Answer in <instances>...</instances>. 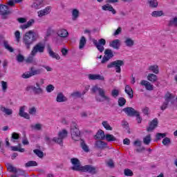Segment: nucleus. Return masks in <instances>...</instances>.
I'll return each mask as SVG.
<instances>
[{"instance_id": "3", "label": "nucleus", "mask_w": 177, "mask_h": 177, "mask_svg": "<svg viewBox=\"0 0 177 177\" xmlns=\"http://www.w3.org/2000/svg\"><path fill=\"white\" fill-rule=\"evenodd\" d=\"M27 92L32 91L35 95H44V88L41 87L39 82H36L35 85H29L26 88Z\"/></svg>"}, {"instance_id": "54", "label": "nucleus", "mask_w": 177, "mask_h": 177, "mask_svg": "<svg viewBox=\"0 0 177 177\" xmlns=\"http://www.w3.org/2000/svg\"><path fill=\"white\" fill-rule=\"evenodd\" d=\"M71 96L72 97H81V96H82V94L80 91H75L71 94Z\"/></svg>"}, {"instance_id": "41", "label": "nucleus", "mask_w": 177, "mask_h": 177, "mask_svg": "<svg viewBox=\"0 0 177 177\" xmlns=\"http://www.w3.org/2000/svg\"><path fill=\"white\" fill-rule=\"evenodd\" d=\"M19 147H11V150H12V151H19V153H24V151H26V149H24V148H20V146H21V145H19Z\"/></svg>"}, {"instance_id": "48", "label": "nucleus", "mask_w": 177, "mask_h": 177, "mask_svg": "<svg viewBox=\"0 0 177 177\" xmlns=\"http://www.w3.org/2000/svg\"><path fill=\"white\" fill-rule=\"evenodd\" d=\"M21 77H22V78L27 80L28 78H31V77H32V73L31 71H28V72H26L24 74H22Z\"/></svg>"}, {"instance_id": "39", "label": "nucleus", "mask_w": 177, "mask_h": 177, "mask_svg": "<svg viewBox=\"0 0 177 177\" xmlns=\"http://www.w3.org/2000/svg\"><path fill=\"white\" fill-rule=\"evenodd\" d=\"M151 142V136L150 134L146 136L143 138V143L147 146H149Z\"/></svg>"}, {"instance_id": "17", "label": "nucleus", "mask_w": 177, "mask_h": 177, "mask_svg": "<svg viewBox=\"0 0 177 177\" xmlns=\"http://www.w3.org/2000/svg\"><path fill=\"white\" fill-rule=\"evenodd\" d=\"M157 125H158V119L155 118L149 123V126L147 128V132H153L157 128Z\"/></svg>"}, {"instance_id": "44", "label": "nucleus", "mask_w": 177, "mask_h": 177, "mask_svg": "<svg viewBox=\"0 0 177 177\" xmlns=\"http://www.w3.org/2000/svg\"><path fill=\"white\" fill-rule=\"evenodd\" d=\"M19 138H20V135H19V133L16 132H14L12 134L11 142H13L15 143V142H16V140H19Z\"/></svg>"}, {"instance_id": "5", "label": "nucleus", "mask_w": 177, "mask_h": 177, "mask_svg": "<svg viewBox=\"0 0 177 177\" xmlns=\"http://www.w3.org/2000/svg\"><path fill=\"white\" fill-rule=\"evenodd\" d=\"M71 135L73 140H75V142L81 140V131H80V129L76 126L71 127Z\"/></svg>"}, {"instance_id": "51", "label": "nucleus", "mask_w": 177, "mask_h": 177, "mask_svg": "<svg viewBox=\"0 0 177 177\" xmlns=\"http://www.w3.org/2000/svg\"><path fill=\"white\" fill-rule=\"evenodd\" d=\"M124 174L125 176H133V171L129 169H125L124 170Z\"/></svg>"}, {"instance_id": "9", "label": "nucleus", "mask_w": 177, "mask_h": 177, "mask_svg": "<svg viewBox=\"0 0 177 177\" xmlns=\"http://www.w3.org/2000/svg\"><path fill=\"white\" fill-rule=\"evenodd\" d=\"M45 52V44L39 42L32 48V55L35 56L37 53H44Z\"/></svg>"}, {"instance_id": "53", "label": "nucleus", "mask_w": 177, "mask_h": 177, "mask_svg": "<svg viewBox=\"0 0 177 177\" xmlns=\"http://www.w3.org/2000/svg\"><path fill=\"white\" fill-rule=\"evenodd\" d=\"M46 91L48 93H50V92H53V91H55V86L52 84H49L46 86Z\"/></svg>"}, {"instance_id": "30", "label": "nucleus", "mask_w": 177, "mask_h": 177, "mask_svg": "<svg viewBox=\"0 0 177 177\" xmlns=\"http://www.w3.org/2000/svg\"><path fill=\"white\" fill-rule=\"evenodd\" d=\"M94 138L95 139H100L101 140H104L106 138V135H104V131H103L102 130H99Z\"/></svg>"}, {"instance_id": "64", "label": "nucleus", "mask_w": 177, "mask_h": 177, "mask_svg": "<svg viewBox=\"0 0 177 177\" xmlns=\"http://www.w3.org/2000/svg\"><path fill=\"white\" fill-rule=\"evenodd\" d=\"M122 127H123V128H124V129H129V126H128V122L123 120L122 122Z\"/></svg>"}, {"instance_id": "58", "label": "nucleus", "mask_w": 177, "mask_h": 177, "mask_svg": "<svg viewBox=\"0 0 177 177\" xmlns=\"http://www.w3.org/2000/svg\"><path fill=\"white\" fill-rule=\"evenodd\" d=\"M165 136H167V134L165 133H158L156 134V139L158 140H161L162 138H165Z\"/></svg>"}, {"instance_id": "2", "label": "nucleus", "mask_w": 177, "mask_h": 177, "mask_svg": "<svg viewBox=\"0 0 177 177\" xmlns=\"http://www.w3.org/2000/svg\"><path fill=\"white\" fill-rule=\"evenodd\" d=\"M91 92L93 93H98L100 97L96 96L95 100L102 103L103 102H106L107 103H110L111 102V98L106 95V90L104 88L100 87L98 85L93 86L91 88ZM102 97V98H100Z\"/></svg>"}, {"instance_id": "34", "label": "nucleus", "mask_w": 177, "mask_h": 177, "mask_svg": "<svg viewBox=\"0 0 177 177\" xmlns=\"http://www.w3.org/2000/svg\"><path fill=\"white\" fill-rule=\"evenodd\" d=\"M0 110L2 113L6 114V115H12V114H13V110L8 109L5 106H1Z\"/></svg>"}, {"instance_id": "19", "label": "nucleus", "mask_w": 177, "mask_h": 177, "mask_svg": "<svg viewBox=\"0 0 177 177\" xmlns=\"http://www.w3.org/2000/svg\"><path fill=\"white\" fill-rule=\"evenodd\" d=\"M165 102H166L167 104H169L170 103V104L172 105L175 103V97L171 93H167L165 95Z\"/></svg>"}, {"instance_id": "28", "label": "nucleus", "mask_w": 177, "mask_h": 177, "mask_svg": "<svg viewBox=\"0 0 177 177\" xmlns=\"http://www.w3.org/2000/svg\"><path fill=\"white\" fill-rule=\"evenodd\" d=\"M147 78L148 81H150V82H152V84H154V82H157V81H158V77H157V75L154 73H149Z\"/></svg>"}, {"instance_id": "29", "label": "nucleus", "mask_w": 177, "mask_h": 177, "mask_svg": "<svg viewBox=\"0 0 177 177\" xmlns=\"http://www.w3.org/2000/svg\"><path fill=\"white\" fill-rule=\"evenodd\" d=\"M149 71H151V73H153V74H158L160 73V69L158 68V65L154 64L151 65L148 67Z\"/></svg>"}, {"instance_id": "18", "label": "nucleus", "mask_w": 177, "mask_h": 177, "mask_svg": "<svg viewBox=\"0 0 177 177\" xmlns=\"http://www.w3.org/2000/svg\"><path fill=\"white\" fill-rule=\"evenodd\" d=\"M35 24V19H31L26 24L21 25L19 28H21V30H23V31H24V30H27V28L32 27V26H34Z\"/></svg>"}, {"instance_id": "55", "label": "nucleus", "mask_w": 177, "mask_h": 177, "mask_svg": "<svg viewBox=\"0 0 177 177\" xmlns=\"http://www.w3.org/2000/svg\"><path fill=\"white\" fill-rule=\"evenodd\" d=\"M15 39H16V41L17 42H20V39L21 38V36L20 35V31L17 30L15 32Z\"/></svg>"}, {"instance_id": "37", "label": "nucleus", "mask_w": 177, "mask_h": 177, "mask_svg": "<svg viewBox=\"0 0 177 177\" xmlns=\"http://www.w3.org/2000/svg\"><path fill=\"white\" fill-rule=\"evenodd\" d=\"M80 17V10L77 8H74L72 10V20L75 21Z\"/></svg>"}, {"instance_id": "6", "label": "nucleus", "mask_w": 177, "mask_h": 177, "mask_svg": "<svg viewBox=\"0 0 177 177\" xmlns=\"http://www.w3.org/2000/svg\"><path fill=\"white\" fill-rule=\"evenodd\" d=\"M68 132L67 130L63 129L62 131H59L58 133V138H53V141L55 143H57L60 146H63V139H66Z\"/></svg>"}, {"instance_id": "40", "label": "nucleus", "mask_w": 177, "mask_h": 177, "mask_svg": "<svg viewBox=\"0 0 177 177\" xmlns=\"http://www.w3.org/2000/svg\"><path fill=\"white\" fill-rule=\"evenodd\" d=\"M151 15L152 16V17H160L161 16H164V12L161 10L153 11L151 12Z\"/></svg>"}, {"instance_id": "4", "label": "nucleus", "mask_w": 177, "mask_h": 177, "mask_svg": "<svg viewBox=\"0 0 177 177\" xmlns=\"http://www.w3.org/2000/svg\"><path fill=\"white\" fill-rule=\"evenodd\" d=\"M125 62L124 61L118 59L113 62H111L107 65V68H115L116 73H121V66H124Z\"/></svg>"}, {"instance_id": "31", "label": "nucleus", "mask_w": 177, "mask_h": 177, "mask_svg": "<svg viewBox=\"0 0 177 177\" xmlns=\"http://www.w3.org/2000/svg\"><path fill=\"white\" fill-rule=\"evenodd\" d=\"M95 145L97 149H104L107 146V143L102 140H97Z\"/></svg>"}, {"instance_id": "33", "label": "nucleus", "mask_w": 177, "mask_h": 177, "mask_svg": "<svg viewBox=\"0 0 177 177\" xmlns=\"http://www.w3.org/2000/svg\"><path fill=\"white\" fill-rule=\"evenodd\" d=\"M30 71L32 73V77H34V75H41V73H43L44 69L42 68L34 69V67H31Z\"/></svg>"}, {"instance_id": "61", "label": "nucleus", "mask_w": 177, "mask_h": 177, "mask_svg": "<svg viewBox=\"0 0 177 177\" xmlns=\"http://www.w3.org/2000/svg\"><path fill=\"white\" fill-rule=\"evenodd\" d=\"M17 62H19V63H21L22 62H24V56L21 55V54H19L17 56Z\"/></svg>"}, {"instance_id": "22", "label": "nucleus", "mask_w": 177, "mask_h": 177, "mask_svg": "<svg viewBox=\"0 0 177 177\" xmlns=\"http://www.w3.org/2000/svg\"><path fill=\"white\" fill-rule=\"evenodd\" d=\"M56 102H57V103H64V102H67V97L64 96L63 93H58L56 97Z\"/></svg>"}, {"instance_id": "52", "label": "nucleus", "mask_w": 177, "mask_h": 177, "mask_svg": "<svg viewBox=\"0 0 177 177\" xmlns=\"http://www.w3.org/2000/svg\"><path fill=\"white\" fill-rule=\"evenodd\" d=\"M35 55H33L32 54V52L30 53V55L26 59V63H32L34 62V57Z\"/></svg>"}, {"instance_id": "1", "label": "nucleus", "mask_w": 177, "mask_h": 177, "mask_svg": "<svg viewBox=\"0 0 177 177\" xmlns=\"http://www.w3.org/2000/svg\"><path fill=\"white\" fill-rule=\"evenodd\" d=\"M38 38V33L35 30H30L26 32L23 36L22 43L24 44L26 49L30 50L31 49V45L37 41Z\"/></svg>"}, {"instance_id": "49", "label": "nucleus", "mask_w": 177, "mask_h": 177, "mask_svg": "<svg viewBox=\"0 0 177 177\" xmlns=\"http://www.w3.org/2000/svg\"><path fill=\"white\" fill-rule=\"evenodd\" d=\"M118 105L120 107H122V106H125V103H127V100L124 97H120L118 100Z\"/></svg>"}, {"instance_id": "36", "label": "nucleus", "mask_w": 177, "mask_h": 177, "mask_svg": "<svg viewBox=\"0 0 177 177\" xmlns=\"http://www.w3.org/2000/svg\"><path fill=\"white\" fill-rule=\"evenodd\" d=\"M3 45L5 49H6V50H8V52H10V53L15 52V49H13V48L10 46V45L9 44V41L4 40L3 41Z\"/></svg>"}, {"instance_id": "42", "label": "nucleus", "mask_w": 177, "mask_h": 177, "mask_svg": "<svg viewBox=\"0 0 177 177\" xmlns=\"http://www.w3.org/2000/svg\"><path fill=\"white\" fill-rule=\"evenodd\" d=\"M80 145L84 151H85L86 153H88L89 151V147H88V145H86V144L85 143V141L82 140Z\"/></svg>"}, {"instance_id": "11", "label": "nucleus", "mask_w": 177, "mask_h": 177, "mask_svg": "<svg viewBox=\"0 0 177 177\" xmlns=\"http://www.w3.org/2000/svg\"><path fill=\"white\" fill-rule=\"evenodd\" d=\"M114 57V54L113 53V50L111 49H106L104 51V56L103 57L101 63L102 64H104L110 60V59H113Z\"/></svg>"}, {"instance_id": "56", "label": "nucleus", "mask_w": 177, "mask_h": 177, "mask_svg": "<svg viewBox=\"0 0 177 177\" xmlns=\"http://www.w3.org/2000/svg\"><path fill=\"white\" fill-rule=\"evenodd\" d=\"M31 128H32L33 129H36V131H41L42 129V124H36L35 125H32Z\"/></svg>"}, {"instance_id": "23", "label": "nucleus", "mask_w": 177, "mask_h": 177, "mask_svg": "<svg viewBox=\"0 0 177 177\" xmlns=\"http://www.w3.org/2000/svg\"><path fill=\"white\" fill-rule=\"evenodd\" d=\"M31 8L36 10L41 9V8H44V1L39 0L37 1L34 2L32 4Z\"/></svg>"}, {"instance_id": "62", "label": "nucleus", "mask_w": 177, "mask_h": 177, "mask_svg": "<svg viewBox=\"0 0 177 177\" xmlns=\"http://www.w3.org/2000/svg\"><path fill=\"white\" fill-rule=\"evenodd\" d=\"M17 21L19 22L21 24H23L24 23H27V19L24 18V17H19L17 18Z\"/></svg>"}, {"instance_id": "38", "label": "nucleus", "mask_w": 177, "mask_h": 177, "mask_svg": "<svg viewBox=\"0 0 177 177\" xmlns=\"http://www.w3.org/2000/svg\"><path fill=\"white\" fill-rule=\"evenodd\" d=\"M105 139L106 142H117V138H115L113 135L112 134H106L105 135Z\"/></svg>"}, {"instance_id": "43", "label": "nucleus", "mask_w": 177, "mask_h": 177, "mask_svg": "<svg viewBox=\"0 0 177 177\" xmlns=\"http://www.w3.org/2000/svg\"><path fill=\"white\" fill-rule=\"evenodd\" d=\"M37 165L38 163H37V162L34 160L28 161L25 164V167H26V168H28L30 167H37Z\"/></svg>"}, {"instance_id": "24", "label": "nucleus", "mask_w": 177, "mask_h": 177, "mask_svg": "<svg viewBox=\"0 0 177 177\" xmlns=\"http://www.w3.org/2000/svg\"><path fill=\"white\" fill-rule=\"evenodd\" d=\"M102 10H109V12H111L113 15H115L117 13V11L114 8L111 6L110 4H106L102 6Z\"/></svg>"}, {"instance_id": "8", "label": "nucleus", "mask_w": 177, "mask_h": 177, "mask_svg": "<svg viewBox=\"0 0 177 177\" xmlns=\"http://www.w3.org/2000/svg\"><path fill=\"white\" fill-rule=\"evenodd\" d=\"M12 11L9 10V7L6 5L0 4V16L3 20L8 19V16L11 15Z\"/></svg>"}, {"instance_id": "14", "label": "nucleus", "mask_w": 177, "mask_h": 177, "mask_svg": "<svg viewBox=\"0 0 177 177\" xmlns=\"http://www.w3.org/2000/svg\"><path fill=\"white\" fill-rule=\"evenodd\" d=\"M47 52L50 56V57H52V59H56V60H60V55L57 54V53H55L52 50V47H50V45H47Z\"/></svg>"}, {"instance_id": "16", "label": "nucleus", "mask_w": 177, "mask_h": 177, "mask_svg": "<svg viewBox=\"0 0 177 177\" xmlns=\"http://www.w3.org/2000/svg\"><path fill=\"white\" fill-rule=\"evenodd\" d=\"M50 12H52V7L47 6L46 8L37 12L38 17H44V16H46V15H49Z\"/></svg>"}, {"instance_id": "10", "label": "nucleus", "mask_w": 177, "mask_h": 177, "mask_svg": "<svg viewBox=\"0 0 177 177\" xmlns=\"http://www.w3.org/2000/svg\"><path fill=\"white\" fill-rule=\"evenodd\" d=\"M93 43L95 46L98 49L99 52L102 53L104 50V45H106V39H100L98 41L96 39H93Z\"/></svg>"}, {"instance_id": "35", "label": "nucleus", "mask_w": 177, "mask_h": 177, "mask_svg": "<svg viewBox=\"0 0 177 177\" xmlns=\"http://www.w3.org/2000/svg\"><path fill=\"white\" fill-rule=\"evenodd\" d=\"M6 167L9 171V172H12L13 174H17L18 171L16 167H15L13 165H12L10 163L6 164Z\"/></svg>"}, {"instance_id": "13", "label": "nucleus", "mask_w": 177, "mask_h": 177, "mask_svg": "<svg viewBox=\"0 0 177 177\" xmlns=\"http://www.w3.org/2000/svg\"><path fill=\"white\" fill-rule=\"evenodd\" d=\"M122 111L128 115V117H135L139 112L132 107L127 106L122 109Z\"/></svg>"}, {"instance_id": "47", "label": "nucleus", "mask_w": 177, "mask_h": 177, "mask_svg": "<svg viewBox=\"0 0 177 177\" xmlns=\"http://www.w3.org/2000/svg\"><path fill=\"white\" fill-rule=\"evenodd\" d=\"M149 3L150 8H157V6H158V2H157V0H149Z\"/></svg>"}, {"instance_id": "21", "label": "nucleus", "mask_w": 177, "mask_h": 177, "mask_svg": "<svg viewBox=\"0 0 177 177\" xmlns=\"http://www.w3.org/2000/svg\"><path fill=\"white\" fill-rule=\"evenodd\" d=\"M140 85H142V86H145L147 91H153V89H154L153 84H151V83H150L147 80H142L140 82Z\"/></svg>"}, {"instance_id": "20", "label": "nucleus", "mask_w": 177, "mask_h": 177, "mask_svg": "<svg viewBox=\"0 0 177 177\" xmlns=\"http://www.w3.org/2000/svg\"><path fill=\"white\" fill-rule=\"evenodd\" d=\"M109 46H111V48H113V49L118 50L121 46V41L118 39H114L112 41H110Z\"/></svg>"}, {"instance_id": "32", "label": "nucleus", "mask_w": 177, "mask_h": 177, "mask_svg": "<svg viewBox=\"0 0 177 177\" xmlns=\"http://www.w3.org/2000/svg\"><path fill=\"white\" fill-rule=\"evenodd\" d=\"M86 45V38L85 37H82L80 38V42H79V49L80 50H82L84 48H85V46Z\"/></svg>"}, {"instance_id": "60", "label": "nucleus", "mask_w": 177, "mask_h": 177, "mask_svg": "<svg viewBox=\"0 0 177 177\" xmlns=\"http://www.w3.org/2000/svg\"><path fill=\"white\" fill-rule=\"evenodd\" d=\"M90 114L89 113L86 112V111H82L80 113V117H82V118H88V117H89Z\"/></svg>"}, {"instance_id": "7", "label": "nucleus", "mask_w": 177, "mask_h": 177, "mask_svg": "<svg viewBox=\"0 0 177 177\" xmlns=\"http://www.w3.org/2000/svg\"><path fill=\"white\" fill-rule=\"evenodd\" d=\"M80 172H86L87 174H91V175H96L97 174V169L92 165H86L82 166Z\"/></svg>"}, {"instance_id": "26", "label": "nucleus", "mask_w": 177, "mask_h": 177, "mask_svg": "<svg viewBox=\"0 0 177 177\" xmlns=\"http://www.w3.org/2000/svg\"><path fill=\"white\" fill-rule=\"evenodd\" d=\"M57 35L61 38H67L68 37V32L66 29H59L57 31Z\"/></svg>"}, {"instance_id": "57", "label": "nucleus", "mask_w": 177, "mask_h": 177, "mask_svg": "<svg viewBox=\"0 0 177 177\" xmlns=\"http://www.w3.org/2000/svg\"><path fill=\"white\" fill-rule=\"evenodd\" d=\"M1 88L3 92H6V90L8 89V83L5 81H1Z\"/></svg>"}, {"instance_id": "50", "label": "nucleus", "mask_w": 177, "mask_h": 177, "mask_svg": "<svg viewBox=\"0 0 177 177\" xmlns=\"http://www.w3.org/2000/svg\"><path fill=\"white\" fill-rule=\"evenodd\" d=\"M33 153H35L37 157H39V158H42V157H44V152L39 149L33 150Z\"/></svg>"}, {"instance_id": "63", "label": "nucleus", "mask_w": 177, "mask_h": 177, "mask_svg": "<svg viewBox=\"0 0 177 177\" xmlns=\"http://www.w3.org/2000/svg\"><path fill=\"white\" fill-rule=\"evenodd\" d=\"M135 117H136V120L138 124H141L142 123V117H140V114L138 113H137V114H136Z\"/></svg>"}, {"instance_id": "12", "label": "nucleus", "mask_w": 177, "mask_h": 177, "mask_svg": "<svg viewBox=\"0 0 177 177\" xmlns=\"http://www.w3.org/2000/svg\"><path fill=\"white\" fill-rule=\"evenodd\" d=\"M71 162L73 165L71 167V169H73V171H81L82 166L81 165V162H80V160H78V158H73L71 160Z\"/></svg>"}, {"instance_id": "15", "label": "nucleus", "mask_w": 177, "mask_h": 177, "mask_svg": "<svg viewBox=\"0 0 177 177\" xmlns=\"http://www.w3.org/2000/svg\"><path fill=\"white\" fill-rule=\"evenodd\" d=\"M88 78L90 81H104V76L100 74H88Z\"/></svg>"}, {"instance_id": "46", "label": "nucleus", "mask_w": 177, "mask_h": 177, "mask_svg": "<svg viewBox=\"0 0 177 177\" xmlns=\"http://www.w3.org/2000/svg\"><path fill=\"white\" fill-rule=\"evenodd\" d=\"M111 95V97H114L115 99L118 97V95H120V90H118V89L112 90Z\"/></svg>"}, {"instance_id": "59", "label": "nucleus", "mask_w": 177, "mask_h": 177, "mask_svg": "<svg viewBox=\"0 0 177 177\" xmlns=\"http://www.w3.org/2000/svg\"><path fill=\"white\" fill-rule=\"evenodd\" d=\"M171 143V140L169 138H165L162 140V144L164 146H167V145H169Z\"/></svg>"}, {"instance_id": "25", "label": "nucleus", "mask_w": 177, "mask_h": 177, "mask_svg": "<svg viewBox=\"0 0 177 177\" xmlns=\"http://www.w3.org/2000/svg\"><path fill=\"white\" fill-rule=\"evenodd\" d=\"M124 43L128 48H132L135 45V41L131 37H124Z\"/></svg>"}, {"instance_id": "27", "label": "nucleus", "mask_w": 177, "mask_h": 177, "mask_svg": "<svg viewBox=\"0 0 177 177\" xmlns=\"http://www.w3.org/2000/svg\"><path fill=\"white\" fill-rule=\"evenodd\" d=\"M124 91L130 99H133V90L129 85H126Z\"/></svg>"}, {"instance_id": "45", "label": "nucleus", "mask_w": 177, "mask_h": 177, "mask_svg": "<svg viewBox=\"0 0 177 177\" xmlns=\"http://www.w3.org/2000/svg\"><path fill=\"white\" fill-rule=\"evenodd\" d=\"M102 126L105 129H106V131H113V127L110 126L107 121L102 122Z\"/></svg>"}]
</instances>
